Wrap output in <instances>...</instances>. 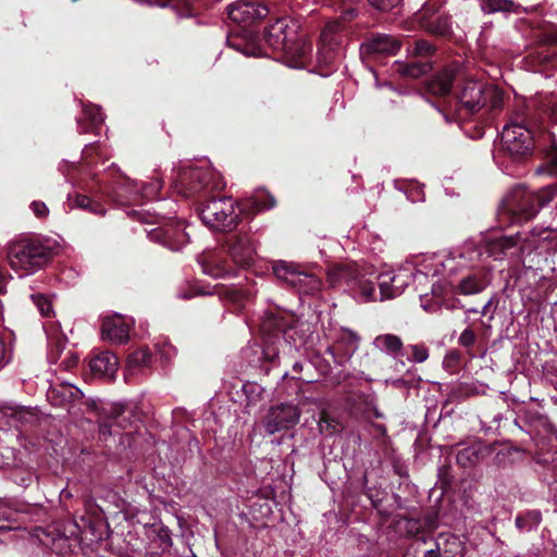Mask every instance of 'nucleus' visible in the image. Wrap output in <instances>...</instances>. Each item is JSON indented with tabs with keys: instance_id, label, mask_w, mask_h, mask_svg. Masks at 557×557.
I'll use <instances>...</instances> for the list:
<instances>
[{
	"instance_id": "obj_41",
	"label": "nucleus",
	"mask_w": 557,
	"mask_h": 557,
	"mask_svg": "<svg viewBox=\"0 0 557 557\" xmlns=\"http://www.w3.org/2000/svg\"><path fill=\"white\" fill-rule=\"evenodd\" d=\"M13 358V343L10 337L0 335V370L11 362Z\"/></svg>"
},
{
	"instance_id": "obj_18",
	"label": "nucleus",
	"mask_w": 557,
	"mask_h": 557,
	"mask_svg": "<svg viewBox=\"0 0 557 557\" xmlns=\"http://www.w3.org/2000/svg\"><path fill=\"white\" fill-rule=\"evenodd\" d=\"M268 13L267 7L249 0H237L227 7L230 18L237 24H251L265 17Z\"/></svg>"
},
{
	"instance_id": "obj_39",
	"label": "nucleus",
	"mask_w": 557,
	"mask_h": 557,
	"mask_svg": "<svg viewBox=\"0 0 557 557\" xmlns=\"http://www.w3.org/2000/svg\"><path fill=\"white\" fill-rule=\"evenodd\" d=\"M302 411L293 404H281L271 408L272 418H299Z\"/></svg>"
},
{
	"instance_id": "obj_17",
	"label": "nucleus",
	"mask_w": 557,
	"mask_h": 557,
	"mask_svg": "<svg viewBox=\"0 0 557 557\" xmlns=\"http://www.w3.org/2000/svg\"><path fill=\"white\" fill-rule=\"evenodd\" d=\"M79 397L82 398V391L67 382H53L47 391V400L53 407L65 409L70 414Z\"/></svg>"
},
{
	"instance_id": "obj_58",
	"label": "nucleus",
	"mask_w": 557,
	"mask_h": 557,
	"mask_svg": "<svg viewBox=\"0 0 557 557\" xmlns=\"http://www.w3.org/2000/svg\"><path fill=\"white\" fill-rule=\"evenodd\" d=\"M442 549L441 542H436V547L431 548L424 553V557H440V550Z\"/></svg>"
},
{
	"instance_id": "obj_14",
	"label": "nucleus",
	"mask_w": 557,
	"mask_h": 557,
	"mask_svg": "<svg viewBox=\"0 0 557 557\" xmlns=\"http://www.w3.org/2000/svg\"><path fill=\"white\" fill-rule=\"evenodd\" d=\"M412 282L409 269L391 270L379 276L380 300L398 297Z\"/></svg>"
},
{
	"instance_id": "obj_12",
	"label": "nucleus",
	"mask_w": 557,
	"mask_h": 557,
	"mask_svg": "<svg viewBox=\"0 0 557 557\" xmlns=\"http://www.w3.org/2000/svg\"><path fill=\"white\" fill-rule=\"evenodd\" d=\"M297 24L289 17L277 18L265 29L264 40L274 51L295 53L294 37L296 36Z\"/></svg>"
},
{
	"instance_id": "obj_61",
	"label": "nucleus",
	"mask_w": 557,
	"mask_h": 557,
	"mask_svg": "<svg viewBox=\"0 0 557 557\" xmlns=\"http://www.w3.org/2000/svg\"><path fill=\"white\" fill-rule=\"evenodd\" d=\"M186 414H188V412L184 408H176L173 410V416H175V417H181V416H186Z\"/></svg>"
},
{
	"instance_id": "obj_36",
	"label": "nucleus",
	"mask_w": 557,
	"mask_h": 557,
	"mask_svg": "<svg viewBox=\"0 0 557 557\" xmlns=\"http://www.w3.org/2000/svg\"><path fill=\"white\" fill-rule=\"evenodd\" d=\"M428 32L435 35H447L450 32L449 18L446 14H438L422 25Z\"/></svg>"
},
{
	"instance_id": "obj_59",
	"label": "nucleus",
	"mask_w": 557,
	"mask_h": 557,
	"mask_svg": "<svg viewBox=\"0 0 557 557\" xmlns=\"http://www.w3.org/2000/svg\"><path fill=\"white\" fill-rule=\"evenodd\" d=\"M380 417H381V413L377 411V409L375 407H371L363 412V418H367V419L380 418Z\"/></svg>"
},
{
	"instance_id": "obj_4",
	"label": "nucleus",
	"mask_w": 557,
	"mask_h": 557,
	"mask_svg": "<svg viewBox=\"0 0 557 557\" xmlns=\"http://www.w3.org/2000/svg\"><path fill=\"white\" fill-rule=\"evenodd\" d=\"M224 186L220 174L209 166L184 169L173 183V189L184 197L195 196L202 191L219 190Z\"/></svg>"
},
{
	"instance_id": "obj_13",
	"label": "nucleus",
	"mask_w": 557,
	"mask_h": 557,
	"mask_svg": "<svg viewBox=\"0 0 557 557\" xmlns=\"http://www.w3.org/2000/svg\"><path fill=\"white\" fill-rule=\"evenodd\" d=\"M224 248L232 262L239 268L250 267L256 257V245L248 234L231 235L224 243Z\"/></svg>"
},
{
	"instance_id": "obj_48",
	"label": "nucleus",
	"mask_w": 557,
	"mask_h": 557,
	"mask_svg": "<svg viewBox=\"0 0 557 557\" xmlns=\"http://www.w3.org/2000/svg\"><path fill=\"white\" fill-rule=\"evenodd\" d=\"M403 0H370L371 4L381 11H389L401 3Z\"/></svg>"
},
{
	"instance_id": "obj_40",
	"label": "nucleus",
	"mask_w": 557,
	"mask_h": 557,
	"mask_svg": "<svg viewBox=\"0 0 557 557\" xmlns=\"http://www.w3.org/2000/svg\"><path fill=\"white\" fill-rule=\"evenodd\" d=\"M515 3L510 0H483V10L487 13L510 12Z\"/></svg>"
},
{
	"instance_id": "obj_9",
	"label": "nucleus",
	"mask_w": 557,
	"mask_h": 557,
	"mask_svg": "<svg viewBox=\"0 0 557 557\" xmlns=\"http://www.w3.org/2000/svg\"><path fill=\"white\" fill-rule=\"evenodd\" d=\"M486 257L495 260L506 256H520L536 247L534 236H523L521 233L506 236H488L483 240Z\"/></svg>"
},
{
	"instance_id": "obj_44",
	"label": "nucleus",
	"mask_w": 557,
	"mask_h": 557,
	"mask_svg": "<svg viewBox=\"0 0 557 557\" xmlns=\"http://www.w3.org/2000/svg\"><path fill=\"white\" fill-rule=\"evenodd\" d=\"M284 421L285 420H263L264 423L262 425L256 424L253 428L255 430L262 428L265 434L272 435L283 428Z\"/></svg>"
},
{
	"instance_id": "obj_62",
	"label": "nucleus",
	"mask_w": 557,
	"mask_h": 557,
	"mask_svg": "<svg viewBox=\"0 0 557 557\" xmlns=\"http://www.w3.org/2000/svg\"><path fill=\"white\" fill-rule=\"evenodd\" d=\"M349 338L354 342L355 345H357L358 341H359V337L357 336L356 333L354 332H349Z\"/></svg>"
},
{
	"instance_id": "obj_1",
	"label": "nucleus",
	"mask_w": 557,
	"mask_h": 557,
	"mask_svg": "<svg viewBox=\"0 0 557 557\" xmlns=\"http://www.w3.org/2000/svg\"><path fill=\"white\" fill-rule=\"evenodd\" d=\"M73 416H97L99 418H147L154 416L153 406L146 399H129L122 401H109L99 398L88 397L82 393V398L74 403Z\"/></svg>"
},
{
	"instance_id": "obj_31",
	"label": "nucleus",
	"mask_w": 557,
	"mask_h": 557,
	"mask_svg": "<svg viewBox=\"0 0 557 557\" xmlns=\"http://www.w3.org/2000/svg\"><path fill=\"white\" fill-rule=\"evenodd\" d=\"M430 64L428 62H400L396 61L393 64V71L404 77L418 78L430 71Z\"/></svg>"
},
{
	"instance_id": "obj_46",
	"label": "nucleus",
	"mask_w": 557,
	"mask_h": 557,
	"mask_svg": "<svg viewBox=\"0 0 557 557\" xmlns=\"http://www.w3.org/2000/svg\"><path fill=\"white\" fill-rule=\"evenodd\" d=\"M413 362H424L429 358V350L424 345H411L410 346Z\"/></svg>"
},
{
	"instance_id": "obj_37",
	"label": "nucleus",
	"mask_w": 557,
	"mask_h": 557,
	"mask_svg": "<svg viewBox=\"0 0 557 557\" xmlns=\"http://www.w3.org/2000/svg\"><path fill=\"white\" fill-rule=\"evenodd\" d=\"M444 2H445L444 0H428L423 4V7L419 13L418 18H419L421 25L426 23V20H431L438 14H443L441 12V9L443 8Z\"/></svg>"
},
{
	"instance_id": "obj_49",
	"label": "nucleus",
	"mask_w": 557,
	"mask_h": 557,
	"mask_svg": "<svg viewBox=\"0 0 557 557\" xmlns=\"http://www.w3.org/2000/svg\"><path fill=\"white\" fill-rule=\"evenodd\" d=\"M255 205L258 210H267L275 206V200L272 196L262 194L259 196V199L256 200Z\"/></svg>"
},
{
	"instance_id": "obj_23",
	"label": "nucleus",
	"mask_w": 557,
	"mask_h": 557,
	"mask_svg": "<svg viewBox=\"0 0 557 557\" xmlns=\"http://www.w3.org/2000/svg\"><path fill=\"white\" fill-rule=\"evenodd\" d=\"M449 284L455 293L461 295H474L485 288L483 275L473 270H467L460 277L451 278Z\"/></svg>"
},
{
	"instance_id": "obj_2",
	"label": "nucleus",
	"mask_w": 557,
	"mask_h": 557,
	"mask_svg": "<svg viewBox=\"0 0 557 557\" xmlns=\"http://www.w3.org/2000/svg\"><path fill=\"white\" fill-rule=\"evenodd\" d=\"M49 256V249L41 243L23 239L10 246L8 261L11 269L20 277H24L40 270Z\"/></svg>"
},
{
	"instance_id": "obj_64",
	"label": "nucleus",
	"mask_w": 557,
	"mask_h": 557,
	"mask_svg": "<svg viewBox=\"0 0 557 557\" xmlns=\"http://www.w3.org/2000/svg\"><path fill=\"white\" fill-rule=\"evenodd\" d=\"M407 197H408V199H410L411 201H420V200H423V196H419V195H417V196L408 195Z\"/></svg>"
},
{
	"instance_id": "obj_5",
	"label": "nucleus",
	"mask_w": 557,
	"mask_h": 557,
	"mask_svg": "<svg viewBox=\"0 0 557 557\" xmlns=\"http://www.w3.org/2000/svg\"><path fill=\"white\" fill-rule=\"evenodd\" d=\"M458 99L462 108L473 113L487 104L493 109L498 108L503 101V95L494 86L472 76H465L462 77Z\"/></svg>"
},
{
	"instance_id": "obj_63",
	"label": "nucleus",
	"mask_w": 557,
	"mask_h": 557,
	"mask_svg": "<svg viewBox=\"0 0 557 557\" xmlns=\"http://www.w3.org/2000/svg\"><path fill=\"white\" fill-rule=\"evenodd\" d=\"M492 305V299H490L482 308L481 314H486L488 307Z\"/></svg>"
},
{
	"instance_id": "obj_16",
	"label": "nucleus",
	"mask_w": 557,
	"mask_h": 557,
	"mask_svg": "<svg viewBox=\"0 0 557 557\" xmlns=\"http://www.w3.org/2000/svg\"><path fill=\"white\" fill-rule=\"evenodd\" d=\"M484 255H486V252L483 242L479 244L472 239L467 240L451 253V258L446 261L445 267L451 273L455 270V263L468 265L473 270L481 265Z\"/></svg>"
},
{
	"instance_id": "obj_38",
	"label": "nucleus",
	"mask_w": 557,
	"mask_h": 557,
	"mask_svg": "<svg viewBox=\"0 0 557 557\" xmlns=\"http://www.w3.org/2000/svg\"><path fill=\"white\" fill-rule=\"evenodd\" d=\"M74 205L75 207L86 210L94 214L103 215L106 213V209L102 205H100L97 201H94L92 199L85 195H77L74 200Z\"/></svg>"
},
{
	"instance_id": "obj_6",
	"label": "nucleus",
	"mask_w": 557,
	"mask_h": 557,
	"mask_svg": "<svg viewBox=\"0 0 557 557\" xmlns=\"http://www.w3.org/2000/svg\"><path fill=\"white\" fill-rule=\"evenodd\" d=\"M557 194V185H549L539 194H533L527 188L519 186L515 188L505 199V209L519 215L520 220L533 218L539 209L547 205Z\"/></svg>"
},
{
	"instance_id": "obj_21",
	"label": "nucleus",
	"mask_w": 557,
	"mask_h": 557,
	"mask_svg": "<svg viewBox=\"0 0 557 557\" xmlns=\"http://www.w3.org/2000/svg\"><path fill=\"white\" fill-rule=\"evenodd\" d=\"M342 24L338 21L329 22L321 32L318 60L324 64L334 61L336 49L339 46V32Z\"/></svg>"
},
{
	"instance_id": "obj_50",
	"label": "nucleus",
	"mask_w": 557,
	"mask_h": 557,
	"mask_svg": "<svg viewBox=\"0 0 557 557\" xmlns=\"http://www.w3.org/2000/svg\"><path fill=\"white\" fill-rule=\"evenodd\" d=\"M475 339H476L475 334L471 330L466 329L460 334L458 342L460 345H462L465 347H471L472 345H474Z\"/></svg>"
},
{
	"instance_id": "obj_42",
	"label": "nucleus",
	"mask_w": 557,
	"mask_h": 557,
	"mask_svg": "<svg viewBox=\"0 0 557 557\" xmlns=\"http://www.w3.org/2000/svg\"><path fill=\"white\" fill-rule=\"evenodd\" d=\"M83 111H84L85 117L90 121V124L92 126L100 125L104 120L100 108L97 106H94V104L84 106Z\"/></svg>"
},
{
	"instance_id": "obj_56",
	"label": "nucleus",
	"mask_w": 557,
	"mask_h": 557,
	"mask_svg": "<svg viewBox=\"0 0 557 557\" xmlns=\"http://www.w3.org/2000/svg\"><path fill=\"white\" fill-rule=\"evenodd\" d=\"M10 273L7 271V269L2 265H0V292H4L8 282L11 280Z\"/></svg>"
},
{
	"instance_id": "obj_26",
	"label": "nucleus",
	"mask_w": 557,
	"mask_h": 557,
	"mask_svg": "<svg viewBox=\"0 0 557 557\" xmlns=\"http://www.w3.org/2000/svg\"><path fill=\"white\" fill-rule=\"evenodd\" d=\"M494 447L483 442H474L471 445L460 449L456 459L458 465L463 468H470L490 457Z\"/></svg>"
},
{
	"instance_id": "obj_53",
	"label": "nucleus",
	"mask_w": 557,
	"mask_h": 557,
	"mask_svg": "<svg viewBox=\"0 0 557 557\" xmlns=\"http://www.w3.org/2000/svg\"><path fill=\"white\" fill-rule=\"evenodd\" d=\"M227 297L231 301L240 304L243 299L246 297V294L240 288H231L227 290Z\"/></svg>"
},
{
	"instance_id": "obj_47",
	"label": "nucleus",
	"mask_w": 557,
	"mask_h": 557,
	"mask_svg": "<svg viewBox=\"0 0 557 557\" xmlns=\"http://www.w3.org/2000/svg\"><path fill=\"white\" fill-rule=\"evenodd\" d=\"M158 541H159V547L162 549V550H168L171 546H172V537H171V532L168 528H160V530L158 531Z\"/></svg>"
},
{
	"instance_id": "obj_3",
	"label": "nucleus",
	"mask_w": 557,
	"mask_h": 557,
	"mask_svg": "<svg viewBox=\"0 0 557 557\" xmlns=\"http://www.w3.org/2000/svg\"><path fill=\"white\" fill-rule=\"evenodd\" d=\"M327 280L332 286L347 285L359 301L377 299L373 281L361 274L359 267L354 262L333 267L327 273Z\"/></svg>"
},
{
	"instance_id": "obj_11",
	"label": "nucleus",
	"mask_w": 557,
	"mask_h": 557,
	"mask_svg": "<svg viewBox=\"0 0 557 557\" xmlns=\"http://www.w3.org/2000/svg\"><path fill=\"white\" fill-rule=\"evenodd\" d=\"M75 525L82 536H90L89 540L91 542L102 541L109 531V524L103 516V511L94 498L85 500V515L75 520Z\"/></svg>"
},
{
	"instance_id": "obj_24",
	"label": "nucleus",
	"mask_w": 557,
	"mask_h": 557,
	"mask_svg": "<svg viewBox=\"0 0 557 557\" xmlns=\"http://www.w3.org/2000/svg\"><path fill=\"white\" fill-rule=\"evenodd\" d=\"M151 240L158 242L171 250H180L187 242V234L181 228L157 227L148 232Z\"/></svg>"
},
{
	"instance_id": "obj_27",
	"label": "nucleus",
	"mask_w": 557,
	"mask_h": 557,
	"mask_svg": "<svg viewBox=\"0 0 557 557\" xmlns=\"http://www.w3.org/2000/svg\"><path fill=\"white\" fill-rule=\"evenodd\" d=\"M0 416L2 418H40L44 413L38 407L24 406L13 400L0 401ZM51 414H45V418H51Z\"/></svg>"
},
{
	"instance_id": "obj_8",
	"label": "nucleus",
	"mask_w": 557,
	"mask_h": 557,
	"mask_svg": "<svg viewBox=\"0 0 557 557\" xmlns=\"http://www.w3.org/2000/svg\"><path fill=\"white\" fill-rule=\"evenodd\" d=\"M273 272L278 280L287 283L298 293L313 295L322 286V281L315 273L293 262L277 261L273 265Z\"/></svg>"
},
{
	"instance_id": "obj_54",
	"label": "nucleus",
	"mask_w": 557,
	"mask_h": 557,
	"mask_svg": "<svg viewBox=\"0 0 557 557\" xmlns=\"http://www.w3.org/2000/svg\"><path fill=\"white\" fill-rule=\"evenodd\" d=\"M370 428V433L375 438L384 437L386 434V428L383 424L371 423Z\"/></svg>"
},
{
	"instance_id": "obj_29",
	"label": "nucleus",
	"mask_w": 557,
	"mask_h": 557,
	"mask_svg": "<svg viewBox=\"0 0 557 557\" xmlns=\"http://www.w3.org/2000/svg\"><path fill=\"white\" fill-rule=\"evenodd\" d=\"M456 78L457 76L455 75L454 71L446 69L429 82L428 90L432 95L445 96L450 91L453 82Z\"/></svg>"
},
{
	"instance_id": "obj_33",
	"label": "nucleus",
	"mask_w": 557,
	"mask_h": 557,
	"mask_svg": "<svg viewBox=\"0 0 557 557\" xmlns=\"http://www.w3.org/2000/svg\"><path fill=\"white\" fill-rule=\"evenodd\" d=\"M542 522V513L537 509L527 510L516 517L515 524L522 533L536 530Z\"/></svg>"
},
{
	"instance_id": "obj_60",
	"label": "nucleus",
	"mask_w": 557,
	"mask_h": 557,
	"mask_svg": "<svg viewBox=\"0 0 557 557\" xmlns=\"http://www.w3.org/2000/svg\"><path fill=\"white\" fill-rule=\"evenodd\" d=\"M72 497H73V494L70 491H67L66 488L61 490V492H60L61 500L70 499Z\"/></svg>"
},
{
	"instance_id": "obj_57",
	"label": "nucleus",
	"mask_w": 557,
	"mask_h": 557,
	"mask_svg": "<svg viewBox=\"0 0 557 557\" xmlns=\"http://www.w3.org/2000/svg\"><path fill=\"white\" fill-rule=\"evenodd\" d=\"M160 354L163 358L170 360L173 356H175L176 350L174 347L168 345L160 350Z\"/></svg>"
},
{
	"instance_id": "obj_34",
	"label": "nucleus",
	"mask_w": 557,
	"mask_h": 557,
	"mask_svg": "<svg viewBox=\"0 0 557 557\" xmlns=\"http://www.w3.org/2000/svg\"><path fill=\"white\" fill-rule=\"evenodd\" d=\"M294 44L295 53H285V55L290 59V66L304 67L311 52V45L305 40L297 39L296 36L294 37Z\"/></svg>"
},
{
	"instance_id": "obj_19",
	"label": "nucleus",
	"mask_w": 557,
	"mask_h": 557,
	"mask_svg": "<svg viewBox=\"0 0 557 557\" xmlns=\"http://www.w3.org/2000/svg\"><path fill=\"white\" fill-rule=\"evenodd\" d=\"M203 274L213 278H224L235 274V269L224 258L222 251L208 250L198 257Z\"/></svg>"
},
{
	"instance_id": "obj_43",
	"label": "nucleus",
	"mask_w": 557,
	"mask_h": 557,
	"mask_svg": "<svg viewBox=\"0 0 557 557\" xmlns=\"http://www.w3.org/2000/svg\"><path fill=\"white\" fill-rule=\"evenodd\" d=\"M32 300L42 317H50L52 313V304L47 297L41 294H34L32 295Z\"/></svg>"
},
{
	"instance_id": "obj_22",
	"label": "nucleus",
	"mask_w": 557,
	"mask_h": 557,
	"mask_svg": "<svg viewBox=\"0 0 557 557\" xmlns=\"http://www.w3.org/2000/svg\"><path fill=\"white\" fill-rule=\"evenodd\" d=\"M89 369L97 377L113 380L119 370V358L111 351L98 352L90 359Z\"/></svg>"
},
{
	"instance_id": "obj_10",
	"label": "nucleus",
	"mask_w": 557,
	"mask_h": 557,
	"mask_svg": "<svg viewBox=\"0 0 557 557\" xmlns=\"http://www.w3.org/2000/svg\"><path fill=\"white\" fill-rule=\"evenodd\" d=\"M500 145L505 153L515 160L530 154L533 148L531 131L520 123H510L504 126L500 135Z\"/></svg>"
},
{
	"instance_id": "obj_52",
	"label": "nucleus",
	"mask_w": 557,
	"mask_h": 557,
	"mask_svg": "<svg viewBox=\"0 0 557 557\" xmlns=\"http://www.w3.org/2000/svg\"><path fill=\"white\" fill-rule=\"evenodd\" d=\"M30 209L37 218H46L49 213L48 207L41 201H33Z\"/></svg>"
},
{
	"instance_id": "obj_25",
	"label": "nucleus",
	"mask_w": 557,
	"mask_h": 557,
	"mask_svg": "<svg viewBox=\"0 0 557 557\" xmlns=\"http://www.w3.org/2000/svg\"><path fill=\"white\" fill-rule=\"evenodd\" d=\"M494 447L492 456V462L497 468H510L518 465L524 459V451L518 447L510 445H499L497 443L490 444Z\"/></svg>"
},
{
	"instance_id": "obj_15",
	"label": "nucleus",
	"mask_w": 557,
	"mask_h": 557,
	"mask_svg": "<svg viewBox=\"0 0 557 557\" xmlns=\"http://www.w3.org/2000/svg\"><path fill=\"white\" fill-rule=\"evenodd\" d=\"M162 188L160 178H152L149 183H138L136 181L126 180L116 190V201L125 203L128 200L139 198L153 199Z\"/></svg>"
},
{
	"instance_id": "obj_45",
	"label": "nucleus",
	"mask_w": 557,
	"mask_h": 557,
	"mask_svg": "<svg viewBox=\"0 0 557 557\" xmlns=\"http://www.w3.org/2000/svg\"><path fill=\"white\" fill-rule=\"evenodd\" d=\"M408 50L412 54L417 55H428L432 52L433 48L432 46L425 41V40H418L414 41L411 48H408Z\"/></svg>"
},
{
	"instance_id": "obj_30",
	"label": "nucleus",
	"mask_w": 557,
	"mask_h": 557,
	"mask_svg": "<svg viewBox=\"0 0 557 557\" xmlns=\"http://www.w3.org/2000/svg\"><path fill=\"white\" fill-rule=\"evenodd\" d=\"M373 346L380 351L396 358L403 348L401 339L394 334H382L373 339Z\"/></svg>"
},
{
	"instance_id": "obj_51",
	"label": "nucleus",
	"mask_w": 557,
	"mask_h": 557,
	"mask_svg": "<svg viewBox=\"0 0 557 557\" xmlns=\"http://www.w3.org/2000/svg\"><path fill=\"white\" fill-rule=\"evenodd\" d=\"M11 512L3 510V503L0 500V531L12 530L13 527L9 524L11 521Z\"/></svg>"
},
{
	"instance_id": "obj_7",
	"label": "nucleus",
	"mask_w": 557,
	"mask_h": 557,
	"mask_svg": "<svg viewBox=\"0 0 557 557\" xmlns=\"http://www.w3.org/2000/svg\"><path fill=\"white\" fill-rule=\"evenodd\" d=\"M199 215L202 222L209 227L230 232L238 223L239 211L232 197L210 199L199 208Z\"/></svg>"
},
{
	"instance_id": "obj_32",
	"label": "nucleus",
	"mask_w": 557,
	"mask_h": 557,
	"mask_svg": "<svg viewBox=\"0 0 557 557\" xmlns=\"http://www.w3.org/2000/svg\"><path fill=\"white\" fill-rule=\"evenodd\" d=\"M152 363V356L148 349L141 348L132 352L126 360V372L135 374L144 368L150 367Z\"/></svg>"
},
{
	"instance_id": "obj_55",
	"label": "nucleus",
	"mask_w": 557,
	"mask_h": 557,
	"mask_svg": "<svg viewBox=\"0 0 557 557\" xmlns=\"http://www.w3.org/2000/svg\"><path fill=\"white\" fill-rule=\"evenodd\" d=\"M78 362V358L69 351L65 356V358L62 360L61 366H63L65 369H72L75 367Z\"/></svg>"
},
{
	"instance_id": "obj_28",
	"label": "nucleus",
	"mask_w": 557,
	"mask_h": 557,
	"mask_svg": "<svg viewBox=\"0 0 557 557\" xmlns=\"http://www.w3.org/2000/svg\"><path fill=\"white\" fill-rule=\"evenodd\" d=\"M362 51L368 54H394L399 49L398 41L388 35H376L362 45Z\"/></svg>"
},
{
	"instance_id": "obj_35",
	"label": "nucleus",
	"mask_w": 557,
	"mask_h": 557,
	"mask_svg": "<svg viewBox=\"0 0 557 557\" xmlns=\"http://www.w3.org/2000/svg\"><path fill=\"white\" fill-rule=\"evenodd\" d=\"M445 557H461L463 552L462 542L454 534H441L438 541Z\"/></svg>"
},
{
	"instance_id": "obj_20",
	"label": "nucleus",
	"mask_w": 557,
	"mask_h": 557,
	"mask_svg": "<svg viewBox=\"0 0 557 557\" xmlns=\"http://www.w3.org/2000/svg\"><path fill=\"white\" fill-rule=\"evenodd\" d=\"M132 324L131 318L121 314L104 317L101 324L102 339L113 344L125 343L128 339Z\"/></svg>"
}]
</instances>
